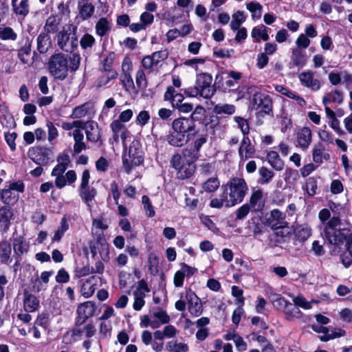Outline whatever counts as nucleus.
I'll return each mask as SVG.
<instances>
[{
  "mask_svg": "<svg viewBox=\"0 0 352 352\" xmlns=\"http://www.w3.org/2000/svg\"><path fill=\"white\" fill-rule=\"evenodd\" d=\"M96 310V303L93 301L84 302L77 307L74 325L67 333V334L69 332L71 333V337L74 341L80 340L83 333H85L87 338H91L96 334V329L92 322L87 323L84 325L83 328H80V326L85 324L89 318L94 316Z\"/></svg>",
  "mask_w": 352,
  "mask_h": 352,
  "instance_id": "f257e3e1",
  "label": "nucleus"
},
{
  "mask_svg": "<svg viewBox=\"0 0 352 352\" xmlns=\"http://www.w3.org/2000/svg\"><path fill=\"white\" fill-rule=\"evenodd\" d=\"M324 236L331 244L339 245L352 237L351 229L344 226L338 217H333L324 226Z\"/></svg>",
  "mask_w": 352,
  "mask_h": 352,
  "instance_id": "f03ea898",
  "label": "nucleus"
},
{
  "mask_svg": "<svg viewBox=\"0 0 352 352\" xmlns=\"http://www.w3.org/2000/svg\"><path fill=\"white\" fill-rule=\"evenodd\" d=\"M226 195L225 196V206L232 207L241 203L248 190V185L243 178L234 177L226 186Z\"/></svg>",
  "mask_w": 352,
  "mask_h": 352,
  "instance_id": "7ed1b4c3",
  "label": "nucleus"
},
{
  "mask_svg": "<svg viewBox=\"0 0 352 352\" xmlns=\"http://www.w3.org/2000/svg\"><path fill=\"white\" fill-rule=\"evenodd\" d=\"M69 162V156L65 155L62 157V161L52 171V176L56 177L54 181L55 186L59 189L64 188L67 184L71 185L76 181L77 176L74 170H69L64 175L68 167Z\"/></svg>",
  "mask_w": 352,
  "mask_h": 352,
  "instance_id": "20e7f679",
  "label": "nucleus"
},
{
  "mask_svg": "<svg viewBox=\"0 0 352 352\" xmlns=\"http://www.w3.org/2000/svg\"><path fill=\"white\" fill-rule=\"evenodd\" d=\"M77 27L71 23L65 24L57 34L58 46L64 52L72 53L78 46L76 35Z\"/></svg>",
  "mask_w": 352,
  "mask_h": 352,
  "instance_id": "39448f33",
  "label": "nucleus"
},
{
  "mask_svg": "<svg viewBox=\"0 0 352 352\" xmlns=\"http://www.w3.org/2000/svg\"><path fill=\"white\" fill-rule=\"evenodd\" d=\"M68 69V61L63 54H55L50 57L48 69L55 79L64 80L67 76Z\"/></svg>",
  "mask_w": 352,
  "mask_h": 352,
  "instance_id": "423d86ee",
  "label": "nucleus"
},
{
  "mask_svg": "<svg viewBox=\"0 0 352 352\" xmlns=\"http://www.w3.org/2000/svg\"><path fill=\"white\" fill-rule=\"evenodd\" d=\"M122 160L124 168L127 173H129L133 167L143 162V154L138 141L133 140L131 142L128 154H124Z\"/></svg>",
  "mask_w": 352,
  "mask_h": 352,
  "instance_id": "0eeeda50",
  "label": "nucleus"
},
{
  "mask_svg": "<svg viewBox=\"0 0 352 352\" xmlns=\"http://www.w3.org/2000/svg\"><path fill=\"white\" fill-rule=\"evenodd\" d=\"M170 166L177 170L179 179H184L192 175L195 170V166L188 165L182 154L176 153L170 160Z\"/></svg>",
  "mask_w": 352,
  "mask_h": 352,
  "instance_id": "6e6552de",
  "label": "nucleus"
},
{
  "mask_svg": "<svg viewBox=\"0 0 352 352\" xmlns=\"http://www.w3.org/2000/svg\"><path fill=\"white\" fill-rule=\"evenodd\" d=\"M89 179L90 173L89 170H84L81 176L80 185L79 186V195L86 205L91 208V202L94 199L97 192L94 188H91L89 187Z\"/></svg>",
  "mask_w": 352,
  "mask_h": 352,
  "instance_id": "1a4fd4ad",
  "label": "nucleus"
},
{
  "mask_svg": "<svg viewBox=\"0 0 352 352\" xmlns=\"http://www.w3.org/2000/svg\"><path fill=\"white\" fill-rule=\"evenodd\" d=\"M196 85L201 91V96L204 98H210L214 92L215 89L212 85V77L211 75L202 73L197 76Z\"/></svg>",
  "mask_w": 352,
  "mask_h": 352,
  "instance_id": "9d476101",
  "label": "nucleus"
},
{
  "mask_svg": "<svg viewBox=\"0 0 352 352\" xmlns=\"http://www.w3.org/2000/svg\"><path fill=\"white\" fill-rule=\"evenodd\" d=\"M251 104L256 110L269 113L272 110V102L270 97L261 92H255L251 100Z\"/></svg>",
  "mask_w": 352,
  "mask_h": 352,
  "instance_id": "9b49d317",
  "label": "nucleus"
},
{
  "mask_svg": "<svg viewBox=\"0 0 352 352\" xmlns=\"http://www.w3.org/2000/svg\"><path fill=\"white\" fill-rule=\"evenodd\" d=\"M266 225L273 230L286 228L287 223L285 221V215L277 209L272 210L266 218Z\"/></svg>",
  "mask_w": 352,
  "mask_h": 352,
  "instance_id": "f8f14e48",
  "label": "nucleus"
},
{
  "mask_svg": "<svg viewBox=\"0 0 352 352\" xmlns=\"http://www.w3.org/2000/svg\"><path fill=\"white\" fill-rule=\"evenodd\" d=\"M194 122L189 118L181 117L175 119L172 122V129L174 131L186 135L194 130Z\"/></svg>",
  "mask_w": 352,
  "mask_h": 352,
  "instance_id": "ddd939ff",
  "label": "nucleus"
},
{
  "mask_svg": "<svg viewBox=\"0 0 352 352\" xmlns=\"http://www.w3.org/2000/svg\"><path fill=\"white\" fill-rule=\"evenodd\" d=\"M298 78L303 86L313 91H318L320 89V82L319 80L314 78L313 72H303L299 74Z\"/></svg>",
  "mask_w": 352,
  "mask_h": 352,
  "instance_id": "4468645a",
  "label": "nucleus"
},
{
  "mask_svg": "<svg viewBox=\"0 0 352 352\" xmlns=\"http://www.w3.org/2000/svg\"><path fill=\"white\" fill-rule=\"evenodd\" d=\"M238 153L240 157V162H245L254 157L255 148L251 144L248 137H244L241 140Z\"/></svg>",
  "mask_w": 352,
  "mask_h": 352,
  "instance_id": "2eb2a0df",
  "label": "nucleus"
},
{
  "mask_svg": "<svg viewBox=\"0 0 352 352\" xmlns=\"http://www.w3.org/2000/svg\"><path fill=\"white\" fill-rule=\"evenodd\" d=\"M122 67L123 73L121 75V82L126 91H131L135 89V85L133 78L129 72L130 70L131 63L127 58H124Z\"/></svg>",
  "mask_w": 352,
  "mask_h": 352,
  "instance_id": "dca6fc26",
  "label": "nucleus"
},
{
  "mask_svg": "<svg viewBox=\"0 0 352 352\" xmlns=\"http://www.w3.org/2000/svg\"><path fill=\"white\" fill-rule=\"evenodd\" d=\"M13 217L14 211L10 206L0 207V228L4 231L8 230Z\"/></svg>",
  "mask_w": 352,
  "mask_h": 352,
  "instance_id": "f3484780",
  "label": "nucleus"
},
{
  "mask_svg": "<svg viewBox=\"0 0 352 352\" xmlns=\"http://www.w3.org/2000/svg\"><path fill=\"white\" fill-rule=\"evenodd\" d=\"M84 130L85 131L87 140L93 142H97L100 138V130L98 125L94 121L86 122Z\"/></svg>",
  "mask_w": 352,
  "mask_h": 352,
  "instance_id": "a211bd4d",
  "label": "nucleus"
},
{
  "mask_svg": "<svg viewBox=\"0 0 352 352\" xmlns=\"http://www.w3.org/2000/svg\"><path fill=\"white\" fill-rule=\"evenodd\" d=\"M79 15L83 19H89L94 13L95 6L89 0H78Z\"/></svg>",
  "mask_w": 352,
  "mask_h": 352,
  "instance_id": "6ab92c4d",
  "label": "nucleus"
},
{
  "mask_svg": "<svg viewBox=\"0 0 352 352\" xmlns=\"http://www.w3.org/2000/svg\"><path fill=\"white\" fill-rule=\"evenodd\" d=\"M311 131L308 127H303L297 133V142L303 149L307 148L311 142Z\"/></svg>",
  "mask_w": 352,
  "mask_h": 352,
  "instance_id": "aec40b11",
  "label": "nucleus"
},
{
  "mask_svg": "<svg viewBox=\"0 0 352 352\" xmlns=\"http://www.w3.org/2000/svg\"><path fill=\"white\" fill-rule=\"evenodd\" d=\"M39 307L38 299L33 294L28 293L27 289L24 290L23 307L27 312H33Z\"/></svg>",
  "mask_w": 352,
  "mask_h": 352,
  "instance_id": "412c9836",
  "label": "nucleus"
},
{
  "mask_svg": "<svg viewBox=\"0 0 352 352\" xmlns=\"http://www.w3.org/2000/svg\"><path fill=\"white\" fill-rule=\"evenodd\" d=\"M36 156L34 161L40 165H46L50 161H52V152L51 150L45 148H36L35 150Z\"/></svg>",
  "mask_w": 352,
  "mask_h": 352,
  "instance_id": "4be33fe9",
  "label": "nucleus"
},
{
  "mask_svg": "<svg viewBox=\"0 0 352 352\" xmlns=\"http://www.w3.org/2000/svg\"><path fill=\"white\" fill-rule=\"evenodd\" d=\"M72 135L74 140V153L78 154L82 151L85 150L87 146L85 143L83 142L84 135L82 131L79 129H74L72 133H69V135Z\"/></svg>",
  "mask_w": 352,
  "mask_h": 352,
  "instance_id": "5701e85b",
  "label": "nucleus"
},
{
  "mask_svg": "<svg viewBox=\"0 0 352 352\" xmlns=\"http://www.w3.org/2000/svg\"><path fill=\"white\" fill-rule=\"evenodd\" d=\"M12 6L14 13L25 16L30 12L29 0H12Z\"/></svg>",
  "mask_w": 352,
  "mask_h": 352,
  "instance_id": "b1692460",
  "label": "nucleus"
},
{
  "mask_svg": "<svg viewBox=\"0 0 352 352\" xmlns=\"http://www.w3.org/2000/svg\"><path fill=\"white\" fill-rule=\"evenodd\" d=\"M108 226L105 224L102 219H94L92 222L91 233L94 236H96L99 242L104 241L103 236V230L107 229Z\"/></svg>",
  "mask_w": 352,
  "mask_h": 352,
  "instance_id": "393cba45",
  "label": "nucleus"
},
{
  "mask_svg": "<svg viewBox=\"0 0 352 352\" xmlns=\"http://www.w3.org/2000/svg\"><path fill=\"white\" fill-rule=\"evenodd\" d=\"M307 62L305 53L300 48H294L292 52L291 64L293 66L302 67Z\"/></svg>",
  "mask_w": 352,
  "mask_h": 352,
  "instance_id": "a878e982",
  "label": "nucleus"
},
{
  "mask_svg": "<svg viewBox=\"0 0 352 352\" xmlns=\"http://www.w3.org/2000/svg\"><path fill=\"white\" fill-rule=\"evenodd\" d=\"M250 206L254 211H260L264 207L263 192L261 190L254 191L250 198Z\"/></svg>",
  "mask_w": 352,
  "mask_h": 352,
  "instance_id": "bb28decb",
  "label": "nucleus"
},
{
  "mask_svg": "<svg viewBox=\"0 0 352 352\" xmlns=\"http://www.w3.org/2000/svg\"><path fill=\"white\" fill-rule=\"evenodd\" d=\"M166 140L171 146H182L187 142L188 138L186 135H184L173 131L172 133H170L167 135Z\"/></svg>",
  "mask_w": 352,
  "mask_h": 352,
  "instance_id": "cd10ccee",
  "label": "nucleus"
},
{
  "mask_svg": "<svg viewBox=\"0 0 352 352\" xmlns=\"http://www.w3.org/2000/svg\"><path fill=\"white\" fill-rule=\"evenodd\" d=\"M285 318L287 320L291 321L294 318L300 319L302 317V313L294 303L289 302L283 309Z\"/></svg>",
  "mask_w": 352,
  "mask_h": 352,
  "instance_id": "c85d7f7f",
  "label": "nucleus"
},
{
  "mask_svg": "<svg viewBox=\"0 0 352 352\" xmlns=\"http://www.w3.org/2000/svg\"><path fill=\"white\" fill-rule=\"evenodd\" d=\"M140 276L141 273L137 270H134L133 275L126 272H122L119 275L120 284L121 286H126L127 285H133L135 284V279L139 280Z\"/></svg>",
  "mask_w": 352,
  "mask_h": 352,
  "instance_id": "c756f323",
  "label": "nucleus"
},
{
  "mask_svg": "<svg viewBox=\"0 0 352 352\" xmlns=\"http://www.w3.org/2000/svg\"><path fill=\"white\" fill-rule=\"evenodd\" d=\"M12 254L11 244L6 240L0 242V263L7 264Z\"/></svg>",
  "mask_w": 352,
  "mask_h": 352,
  "instance_id": "7c9ffc66",
  "label": "nucleus"
},
{
  "mask_svg": "<svg viewBox=\"0 0 352 352\" xmlns=\"http://www.w3.org/2000/svg\"><path fill=\"white\" fill-rule=\"evenodd\" d=\"M60 19L56 15L52 14L46 19L44 30L46 33H56L59 28Z\"/></svg>",
  "mask_w": 352,
  "mask_h": 352,
  "instance_id": "2f4dec72",
  "label": "nucleus"
},
{
  "mask_svg": "<svg viewBox=\"0 0 352 352\" xmlns=\"http://www.w3.org/2000/svg\"><path fill=\"white\" fill-rule=\"evenodd\" d=\"M324 148L321 143L316 144L312 151L313 160L316 163L321 164L323 160H327L329 158L328 153H324Z\"/></svg>",
  "mask_w": 352,
  "mask_h": 352,
  "instance_id": "473e14b6",
  "label": "nucleus"
},
{
  "mask_svg": "<svg viewBox=\"0 0 352 352\" xmlns=\"http://www.w3.org/2000/svg\"><path fill=\"white\" fill-rule=\"evenodd\" d=\"M29 245L22 236L16 237L13 241V249L15 254L21 256L27 252Z\"/></svg>",
  "mask_w": 352,
  "mask_h": 352,
  "instance_id": "72a5a7b5",
  "label": "nucleus"
},
{
  "mask_svg": "<svg viewBox=\"0 0 352 352\" xmlns=\"http://www.w3.org/2000/svg\"><path fill=\"white\" fill-rule=\"evenodd\" d=\"M137 289L134 292L135 300L133 305V307L135 311H140L144 305V300L143 296H138V293L142 294V291L144 292L148 293L151 292V287H136Z\"/></svg>",
  "mask_w": 352,
  "mask_h": 352,
  "instance_id": "f704fd0d",
  "label": "nucleus"
},
{
  "mask_svg": "<svg viewBox=\"0 0 352 352\" xmlns=\"http://www.w3.org/2000/svg\"><path fill=\"white\" fill-rule=\"evenodd\" d=\"M182 155H183L186 163L188 165L195 166L194 162L199 157V153L193 148H186L182 150Z\"/></svg>",
  "mask_w": 352,
  "mask_h": 352,
  "instance_id": "c9c22d12",
  "label": "nucleus"
},
{
  "mask_svg": "<svg viewBox=\"0 0 352 352\" xmlns=\"http://www.w3.org/2000/svg\"><path fill=\"white\" fill-rule=\"evenodd\" d=\"M343 100L342 94L340 91L335 90L326 94L322 99V103L327 106L331 102L340 104Z\"/></svg>",
  "mask_w": 352,
  "mask_h": 352,
  "instance_id": "e433bc0d",
  "label": "nucleus"
},
{
  "mask_svg": "<svg viewBox=\"0 0 352 352\" xmlns=\"http://www.w3.org/2000/svg\"><path fill=\"white\" fill-rule=\"evenodd\" d=\"M275 89L276 91L282 94L283 95L287 96L290 98L295 99L296 100L298 101V104L300 106H303L305 104V101L302 98L296 95L294 92L290 91L289 89H288L286 87H284L282 85H276L275 87Z\"/></svg>",
  "mask_w": 352,
  "mask_h": 352,
  "instance_id": "4c0bfd02",
  "label": "nucleus"
},
{
  "mask_svg": "<svg viewBox=\"0 0 352 352\" xmlns=\"http://www.w3.org/2000/svg\"><path fill=\"white\" fill-rule=\"evenodd\" d=\"M267 29V28L263 25L254 28L251 32V36L257 41H259L260 38H262L263 41H267L269 39V35Z\"/></svg>",
  "mask_w": 352,
  "mask_h": 352,
  "instance_id": "58836bf2",
  "label": "nucleus"
},
{
  "mask_svg": "<svg viewBox=\"0 0 352 352\" xmlns=\"http://www.w3.org/2000/svg\"><path fill=\"white\" fill-rule=\"evenodd\" d=\"M110 127L113 133V140L116 142H118L120 133L126 129L124 124L120 120H115L111 123Z\"/></svg>",
  "mask_w": 352,
  "mask_h": 352,
  "instance_id": "ea45409f",
  "label": "nucleus"
},
{
  "mask_svg": "<svg viewBox=\"0 0 352 352\" xmlns=\"http://www.w3.org/2000/svg\"><path fill=\"white\" fill-rule=\"evenodd\" d=\"M38 50L41 53L47 52L50 44V38L46 33H41L37 38Z\"/></svg>",
  "mask_w": 352,
  "mask_h": 352,
  "instance_id": "a19ab883",
  "label": "nucleus"
},
{
  "mask_svg": "<svg viewBox=\"0 0 352 352\" xmlns=\"http://www.w3.org/2000/svg\"><path fill=\"white\" fill-rule=\"evenodd\" d=\"M3 201L8 204H12L15 203L19 199V194L16 192H13L9 188L6 187L3 189Z\"/></svg>",
  "mask_w": 352,
  "mask_h": 352,
  "instance_id": "79ce46f5",
  "label": "nucleus"
},
{
  "mask_svg": "<svg viewBox=\"0 0 352 352\" xmlns=\"http://www.w3.org/2000/svg\"><path fill=\"white\" fill-rule=\"evenodd\" d=\"M166 350L168 352H186L188 346L186 344L172 340L167 343Z\"/></svg>",
  "mask_w": 352,
  "mask_h": 352,
  "instance_id": "37998d69",
  "label": "nucleus"
},
{
  "mask_svg": "<svg viewBox=\"0 0 352 352\" xmlns=\"http://www.w3.org/2000/svg\"><path fill=\"white\" fill-rule=\"evenodd\" d=\"M267 159L268 162L274 168L277 170H280L282 168L283 162L276 151H270L267 155Z\"/></svg>",
  "mask_w": 352,
  "mask_h": 352,
  "instance_id": "c03bdc74",
  "label": "nucleus"
},
{
  "mask_svg": "<svg viewBox=\"0 0 352 352\" xmlns=\"http://www.w3.org/2000/svg\"><path fill=\"white\" fill-rule=\"evenodd\" d=\"M214 112L217 114L232 115L235 112V107L230 104H218L214 106Z\"/></svg>",
  "mask_w": 352,
  "mask_h": 352,
  "instance_id": "a18cd8bd",
  "label": "nucleus"
},
{
  "mask_svg": "<svg viewBox=\"0 0 352 352\" xmlns=\"http://www.w3.org/2000/svg\"><path fill=\"white\" fill-rule=\"evenodd\" d=\"M246 8L252 13L253 19L261 16L263 6L258 2L251 1L246 4Z\"/></svg>",
  "mask_w": 352,
  "mask_h": 352,
  "instance_id": "49530a36",
  "label": "nucleus"
},
{
  "mask_svg": "<svg viewBox=\"0 0 352 352\" xmlns=\"http://www.w3.org/2000/svg\"><path fill=\"white\" fill-rule=\"evenodd\" d=\"M311 230L306 226H300L296 230V235L299 241L304 242L311 236Z\"/></svg>",
  "mask_w": 352,
  "mask_h": 352,
  "instance_id": "de8ad7c7",
  "label": "nucleus"
},
{
  "mask_svg": "<svg viewBox=\"0 0 352 352\" xmlns=\"http://www.w3.org/2000/svg\"><path fill=\"white\" fill-rule=\"evenodd\" d=\"M245 21V16L243 12L238 11L232 15V20L230 28L233 30H238L241 25Z\"/></svg>",
  "mask_w": 352,
  "mask_h": 352,
  "instance_id": "09e8293b",
  "label": "nucleus"
},
{
  "mask_svg": "<svg viewBox=\"0 0 352 352\" xmlns=\"http://www.w3.org/2000/svg\"><path fill=\"white\" fill-rule=\"evenodd\" d=\"M69 228V224L67 222V220L65 217L62 218L60 221V226L58 228V230L56 231L53 238L52 241H59L63 236L64 235L65 232L68 230Z\"/></svg>",
  "mask_w": 352,
  "mask_h": 352,
  "instance_id": "8fccbe9b",
  "label": "nucleus"
},
{
  "mask_svg": "<svg viewBox=\"0 0 352 352\" xmlns=\"http://www.w3.org/2000/svg\"><path fill=\"white\" fill-rule=\"evenodd\" d=\"M346 335V331L341 328H334L331 333L329 335L320 336V340L322 342H327L329 340L340 338Z\"/></svg>",
  "mask_w": 352,
  "mask_h": 352,
  "instance_id": "3c124183",
  "label": "nucleus"
},
{
  "mask_svg": "<svg viewBox=\"0 0 352 352\" xmlns=\"http://www.w3.org/2000/svg\"><path fill=\"white\" fill-rule=\"evenodd\" d=\"M16 37V33L10 27L0 28V39L15 41Z\"/></svg>",
  "mask_w": 352,
  "mask_h": 352,
  "instance_id": "603ef678",
  "label": "nucleus"
},
{
  "mask_svg": "<svg viewBox=\"0 0 352 352\" xmlns=\"http://www.w3.org/2000/svg\"><path fill=\"white\" fill-rule=\"evenodd\" d=\"M153 291V301L156 304H160L162 300L167 298L166 287H154Z\"/></svg>",
  "mask_w": 352,
  "mask_h": 352,
  "instance_id": "864d4df0",
  "label": "nucleus"
},
{
  "mask_svg": "<svg viewBox=\"0 0 352 352\" xmlns=\"http://www.w3.org/2000/svg\"><path fill=\"white\" fill-rule=\"evenodd\" d=\"M148 268L151 274H157L159 272V259L154 253L148 255Z\"/></svg>",
  "mask_w": 352,
  "mask_h": 352,
  "instance_id": "5fc2aeb1",
  "label": "nucleus"
},
{
  "mask_svg": "<svg viewBox=\"0 0 352 352\" xmlns=\"http://www.w3.org/2000/svg\"><path fill=\"white\" fill-rule=\"evenodd\" d=\"M88 112V104L85 103L82 105L78 106L73 109L72 113L70 116L72 118H84Z\"/></svg>",
  "mask_w": 352,
  "mask_h": 352,
  "instance_id": "6e6d98bb",
  "label": "nucleus"
},
{
  "mask_svg": "<svg viewBox=\"0 0 352 352\" xmlns=\"http://www.w3.org/2000/svg\"><path fill=\"white\" fill-rule=\"evenodd\" d=\"M34 324L47 329L50 324V314L48 311H43L37 316Z\"/></svg>",
  "mask_w": 352,
  "mask_h": 352,
  "instance_id": "4d7b16f0",
  "label": "nucleus"
},
{
  "mask_svg": "<svg viewBox=\"0 0 352 352\" xmlns=\"http://www.w3.org/2000/svg\"><path fill=\"white\" fill-rule=\"evenodd\" d=\"M109 29V22L105 18L100 19L96 25V32L100 36H104Z\"/></svg>",
  "mask_w": 352,
  "mask_h": 352,
  "instance_id": "13d9d810",
  "label": "nucleus"
},
{
  "mask_svg": "<svg viewBox=\"0 0 352 352\" xmlns=\"http://www.w3.org/2000/svg\"><path fill=\"white\" fill-rule=\"evenodd\" d=\"M30 47H23L20 49L18 53V57L23 64H29L31 62Z\"/></svg>",
  "mask_w": 352,
  "mask_h": 352,
  "instance_id": "bf43d9fd",
  "label": "nucleus"
},
{
  "mask_svg": "<svg viewBox=\"0 0 352 352\" xmlns=\"http://www.w3.org/2000/svg\"><path fill=\"white\" fill-rule=\"evenodd\" d=\"M219 184L220 183L217 177H212L204 184L203 188L207 192H212L219 188Z\"/></svg>",
  "mask_w": 352,
  "mask_h": 352,
  "instance_id": "052dcab7",
  "label": "nucleus"
},
{
  "mask_svg": "<svg viewBox=\"0 0 352 352\" xmlns=\"http://www.w3.org/2000/svg\"><path fill=\"white\" fill-rule=\"evenodd\" d=\"M234 121L238 124V127L241 129L244 137L250 132V126L248 121L242 117L235 116L234 117Z\"/></svg>",
  "mask_w": 352,
  "mask_h": 352,
  "instance_id": "680f3d73",
  "label": "nucleus"
},
{
  "mask_svg": "<svg viewBox=\"0 0 352 352\" xmlns=\"http://www.w3.org/2000/svg\"><path fill=\"white\" fill-rule=\"evenodd\" d=\"M259 174L261 177L259 182L261 184H268L274 177V173L266 167H261L259 169Z\"/></svg>",
  "mask_w": 352,
  "mask_h": 352,
  "instance_id": "e2e57ef3",
  "label": "nucleus"
},
{
  "mask_svg": "<svg viewBox=\"0 0 352 352\" xmlns=\"http://www.w3.org/2000/svg\"><path fill=\"white\" fill-rule=\"evenodd\" d=\"M94 43L95 38L92 35L89 34H85V35H83V36L80 38V46L84 50L91 48Z\"/></svg>",
  "mask_w": 352,
  "mask_h": 352,
  "instance_id": "0e129e2a",
  "label": "nucleus"
},
{
  "mask_svg": "<svg viewBox=\"0 0 352 352\" xmlns=\"http://www.w3.org/2000/svg\"><path fill=\"white\" fill-rule=\"evenodd\" d=\"M135 82L140 89H145L147 87V81L144 72L141 69L136 72Z\"/></svg>",
  "mask_w": 352,
  "mask_h": 352,
  "instance_id": "69168bd1",
  "label": "nucleus"
},
{
  "mask_svg": "<svg viewBox=\"0 0 352 352\" xmlns=\"http://www.w3.org/2000/svg\"><path fill=\"white\" fill-rule=\"evenodd\" d=\"M142 202L144 205V209L146 211V214L148 217H152L155 216V210L153 207L150 201L149 198L146 195L142 196Z\"/></svg>",
  "mask_w": 352,
  "mask_h": 352,
  "instance_id": "338daca9",
  "label": "nucleus"
},
{
  "mask_svg": "<svg viewBox=\"0 0 352 352\" xmlns=\"http://www.w3.org/2000/svg\"><path fill=\"white\" fill-rule=\"evenodd\" d=\"M295 43L296 45V48H300V50H303L309 46L311 41L306 35L304 34H300L296 38Z\"/></svg>",
  "mask_w": 352,
  "mask_h": 352,
  "instance_id": "774afa93",
  "label": "nucleus"
}]
</instances>
